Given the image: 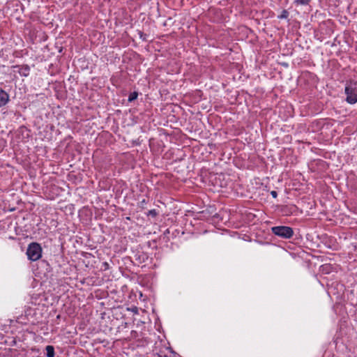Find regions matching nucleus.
<instances>
[{
	"instance_id": "39448f33",
	"label": "nucleus",
	"mask_w": 357,
	"mask_h": 357,
	"mask_svg": "<svg viewBox=\"0 0 357 357\" xmlns=\"http://www.w3.org/2000/svg\"><path fill=\"white\" fill-rule=\"evenodd\" d=\"M10 100L9 94L0 88V107L5 106Z\"/></svg>"
},
{
	"instance_id": "0eeeda50",
	"label": "nucleus",
	"mask_w": 357,
	"mask_h": 357,
	"mask_svg": "<svg viewBox=\"0 0 357 357\" xmlns=\"http://www.w3.org/2000/svg\"><path fill=\"white\" fill-rule=\"evenodd\" d=\"M137 96H138V93L137 92H132V93H130L129 96H128V102H132L134 101L135 100H136L137 98Z\"/></svg>"
},
{
	"instance_id": "6e6552de",
	"label": "nucleus",
	"mask_w": 357,
	"mask_h": 357,
	"mask_svg": "<svg viewBox=\"0 0 357 357\" xmlns=\"http://www.w3.org/2000/svg\"><path fill=\"white\" fill-rule=\"evenodd\" d=\"M157 215H158V213L155 209H151V210L149 211L147 213L148 216H151L153 218L155 217Z\"/></svg>"
},
{
	"instance_id": "f8f14e48",
	"label": "nucleus",
	"mask_w": 357,
	"mask_h": 357,
	"mask_svg": "<svg viewBox=\"0 0 357 357\" xmlns=\"http://www.w3.org/2000/svg\"><path fill=\"white\" fill-rule=\"evenodd\" d=\"M6 143V141L1 140V144L2 146H5Z\"/></svg>"
},
{
	"instance_id": "9d476101",
	"label": "nucleus",
	"mask_w": 357,
	"mask_h": 357,
	"mask_svg": "<svg viewBox=\"0 0 357 357\" xmlns=\"http://www.w3.org/2000/svg\"><path fill=\"white\" fill-rule=\"evenodd\" d=\"M310 0H296V3L301 5H306L309 3Z\"/></svg>"
},
{
	"instance_id": "1a4fd4ad",
	"label": "nucleus",
	"mask_w": 357,
	"mask_h": 357,
	"mask_svg": "<svg viewBox=\"0 0 357 357\" xmlns=\"http://www.w3.org/2000/svg\"><path fill=\"white\" fill-rule=\"evenodd\" d=\"M138 34H139V38L142 40H147V38H146V34H144L142 31H138Z\"/></svg>"
},
{
	"instance_id": "f03ea898",
	"label": "nucleus",
	"mask_w": 357,
	"mask_h": 357,
	"mask_svg": "<svg viewBox=\"0 0 357 357\" xmlns=\"http://www.w3.org/2000/svg\"><path fill=\"white\" fill-rule=\"evenodd\" d=\"M344 92L346 101L349 104L357 102V81H349L346 83Z\"/></svg>"
},
{
	"instance_id": "ddd939ff",
	"label": "nucleus",
	"mask_w": 357,
	"mask_h": 357,
	"mask_svg": "<svg viewBox=\"0 0 357 357\" xmlns=\"http://www.w3.org/2000/svg\"><path fill=\"white\" fill-rule=\"evenodd\" d=\"M142 204H146V200L145 199H143L141 202Z\"/></svg>"
},
{
	"instance_id": "9b49d317",
	"label": "nucleus",
	"mask_w": 357,
	"mask_h": 357,
	"mask_svg": "<svg viewBox=\"0 0 357 357\" xmlns=\"http://www.w3.org/2000/svg\"><path fill=\"white\" fill-rule=\"evenodd\" d=\"M271 194L273 196V197H274V198L277 197L278 194L275 191H271Z\"/></svg>"
},
{
	"instance_id": "20e7f679",
	"label": "nucleus",
	"mask_w": 357,
	"mask_h": 357,
	"mask_svg": "<svg viewBox=\"0 0 357 357\" xmlns=\"http://www.w3.org/2000/svg\"><path fill=\"white\" fill-rule=\"evenodd\" d=\"M15 68H17L19 69L18 73L22 77H27L30 73L31 69L29 66L27 64L17 65L15 66Z\"/></svg>"
},
{
	"instance_id": "7ed1b4c3",
	"label": "nucleus",
	"mask_w": 357,
	"mask_h": 357,
	"mask_svg": "<svg viewBox=\"0 0 357 357\" xmlns=\"http://www.w3.org/2000/svg\"><path fill=\"white\" fill-rule=\"evenodd\" d=\"M271 230L275 235L284 238H290L294 234L292 228L286 226L273 227Z\"/></svg>"
},
{
	"instance_id": "423d86ee",
	"label": "nucleus",
	"mask_w": 357,
	"mask_h": 357,
	"mask_svg": "<svg viewBox=\"0 0 357 357\" xmlns=\"http://www.w3.org/2000/svg\"><path fill=\"white\" fill-rule=\"evenodd\" d=\"M47 357H54L55 352L54 348L52 345H47L45 348Z\"/></svg>"
},
{
	"instance_id": "f257e3e1",
	"label": "nucleus",
	"mask_w": 357,
	"mask_h": 357,
	"mask_svg": "<svg viewBox=\"0 0 357 357\" xmlns=\"http://www.w3.org/2000/svg\"><path fill=\"white\" fill-rule=\"evenodd\" d=\"M43 249L40 243L31 242L28 245L26 255L29 260L36 261L42 257Z\"/></svg>"
}]
</instances>
